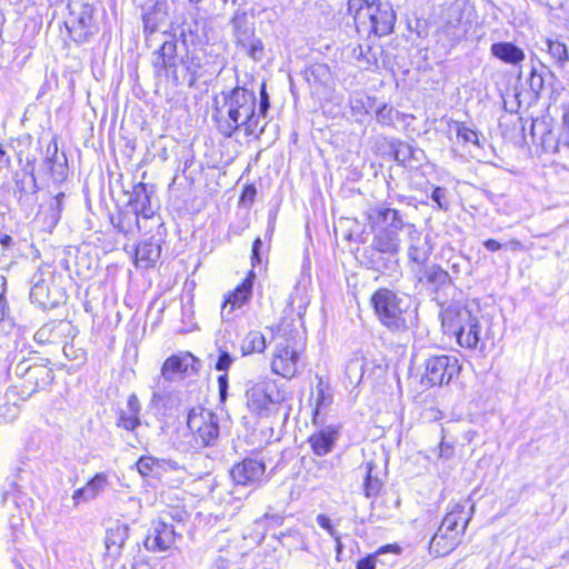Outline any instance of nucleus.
Returning <instances> with one entry per match:
<instances>
[{"label":"nucleus","mask_w":569,"mask_h":569,"mask_svg":"<svg viewBox=\"0 0 569 569\" xmlns=\"http://www.w3.org/2000/svg\"><path fill=\"white\" fill-rule=\"evenodd\" d=\"M366 219L372 230V243L368 251V263L372 270L391 273L398 267V254L401 248L400 232L408 230L402 213L379 202L368 208Z\"/></svg>","instance_id":"nucleus-1"},{"label":"nucleus","mask_w":569,"mask_h":569,"mask_svg":"<svg viewBox=\"0 0 569 569\" xmlns=\"http://www.w3.org/2000/svg\"><path fill=\"white\" fill-rule=\"evenodd\" d=\"M257 98L253 91L234 87L213 98L212 119L217 130L224 138H231L242 130L244 136L258 138L264 131L260 114L256 111Z\"/></svg>","instance_id":"nucleus-2"},{"label":"nucleus","mask_w":569,"mask_h":569,"mask_svg":"<svg viewBox=\"0 0 569 569\" xmlns=\"http://www.w3.org/2000/svg\"><path fill=\"white\" fill-rule=\"evenodd\" d=\"M371 305L379 322L392 333L407 332L417 316L407 298L387 288L372 295Z\"/></svg>","instance_id":"nucleus-3"},{"label":"nucleus","mask_w":569,"mask_h":569,"mask_svg":"<svg viewBox=\"0 0 569 569\" xmlns=\"http://www.w3.org/2000/svg\"><path fill=\"white\" fill-rule=\"evenodd\" d=\"M441 326L443 332L456 337L465 348L476 349L481 341V325L471 311L459 305H449L442 309Z\"/></svg>","instance_id":"nucleus-4"},{"label":"nucleus","mask_w":569,"mask_h":569,"mask_svg":"<svg viewBox=\"0 0 569 569\" xmlns=\"http://www.w3.org/2000/svg\"><path fill=\"white\" fill-rule=\"evenodd\" d=\"M56 272L50 264H42L31 279L30 300L42 309L57 307L63 300V292L54 283Z\"/></svg>","instance_id":"nucleus-5"},{"label":"nucleus","mask_w":569,"mask_h":569,"mask_svg":"<svg viewBox=\"0 0 569 569\" xmlns=\"http://www.w3.org/2000/svg\"><path fill=\"white\" fill-rule=\"evenodd\" d=\"M284 399V392L271 380L259 381L247 390L249 410L262 418L277 412Z\"/></svg>","instance_id":"nucleus-6"},{"label":"nucleus","mask_w":569,"mask_h":569,"mask_svg":"<svg viewBox=\"0 0 569 569\" xmlns=\"http://www.w3.org/2000/svg\"><path fill=\"white\" fill-rule=\"evenodd\" d=\"M187 426L198 446L212 447L217 443L220 433L219 418L211 410L199 406L191 408Z\"/></svg>","instance_id":"nucleus-7"},{"label":"nucleus","mask_w":569,"mask_h":569,"mask_svg":"<svg viewBox=\"0 0 569 569\" xmlns=\"http://www.w3.org/2000/svg\"><path fill=\"white\" fill-rule=\"evenodd\" d=\"M471 21L461 3L450 4L442 14L440 33L451 43L461 41L470 29Z\"/></svg>","instance_id":"nucleus-8"},{"label":"nucleus","mask_w":569,"mask_h":569,"mask_svg":"<svg viewBox=\"0 0 569 569\" xmlns=\"http://www.w3.org/2000/svg\"><path fill=\"white\" fill-rule=\"evenodd\" d=\"M460 365L452 356L441 355L430 357L426 361L423 380L430 386H442L459 373Z\"/></svg>","instance_id":"nucleus-9"},{"label":"nucleus","mask_w":569,"mask_h":569,"mask_svg":"<svg viewBox=\"0 0 569 569\" xmlns=\"http://www.w3.org/2000/svg\"><path fill=\"white\" fill-rule=\"evenodd\" d=\"M420 282L433 295V299L440 305L445 303L450 291L455 290V284L449 273L440 266L432 264L425 268Z\"/></svg>","instance_id":"nucleus-10"},{"label":"nucleus","mask_w":569,"mask_h":569,"mask_svg":"<svg viewBox=\"0 0 569 569\" xmlns=\"http://www.w3.org/2000/svg\"><path fill=\"white\" fill-rule=\"evenodd\" d=\"M152 64L157 76L164 72L166 78L170 79L174 86L181 84L176 40L163 41L160 49L154 52Z\"/></svg>","instance_id":"nucleus-11"},{"label":"nucleus","mask_w":569,"mask_h":569,"mask_svg":"<svg viewBox=\"0 0 569 569\" xmlns=\"http://www.w3.org/2000/svg\"><path fill=\"white\" fill-rule=\"evenodd\" d=\"M300 356L288 339L276 346L271 369L283 378H293L299 370Z\"/></svg>","instance_id":"nucleus-12"},{"label":"nucleus","mask_w":569,"mask_h":569,"mask_svg":"<svg viewBox=\"0 0 569 569\" xmlns=\"http://www.w3.org/2000/svg\"><path fill=\"white\" fill-rule=\"evenodd\" d=\"M264 475V462L250 458L236 463L230 470L234 485L243 487H260L266 482Z\"/></svg>","instance_id":"nucleus-13"},{"label":"nucleus","mask_w":569,"mask_h":569,"mask_svg":"<svg viewBox=\"0 0 569 569\" xmlns=\"http://www.w3.org/2000/svg\"><path fill=\"white\" fill-rule=\"evenodd\" d=\"M254 277L251 270L243 281L226 296L220 311L222 320H230L234 310L242 308L251 300Z\"/></svg>","instance_id":"nucleus-14"},{"label":"nucleus","mask_w":569,"mask_h":569,"mask_svg":"<svg viewBox=\"0 0 569 569\" xmlns=\"http://www.w3.org/2000/svg\"><path fill=\"white\" fill-rule=\"evenodd\" d=\"M177 533L172 525L162 519L154 520L144 540V547L153 552L166 551L176 542Z\"/></svg>","instance_id":"nucleus-15"},{"label":"nucleus","mask_w":569,"mask_h":569,"mask_svg":"<svg viewBox=\"0 0 569 569\" xmlns=\"http://www.w3.org/2000/svg\"><path fill=\"white\" fill-rule=\"evenodd\" d=\"M367 22L370 23L371 31L379 37L391 33L396 22V13L392 6L388 2H375Z\"/></svg>","instance_id":"nucleus-16"},{"label":"nucleus","mask_w":569,"mask_h":569,"mask_svg":"<svg viewBox=\"0 0 569 569\" xmlns=\"http://www.w3.org/2000/svg\"><path fill=\"white\" fill-rule=\"evenodd\" d=\"M138 472L142 477L161 479L167 472L184 471V468L171 459H159L152 456H142L136 463Z\"/></svg>","instance_id":"nucleus-17"},{"label":"nucleus","mask_w":569,"mask_h":569,"mask_svg":"<svg viewBox=\"0 0 569 569\" xmlns=\"http://www.w3.org/2000/svg\"><path fill=\"white\" fill-rule=\"evenodd\" d=\"M76 329L70 321L53 320L43 325L34 335L38 343H59L68 337H74Z\"/></svg>","instance_id":"nucleus-18"},{"label":"nucleus","mask_w":569,"mask_h":569,"mask_svg":"<svg viewBox=\"0 0 569 569\" xmlns=\"http://www.w3.org/2000/svg\"><path fill=\"white\" fill-rule=\"evenodd\" d=\"M199 366V361L190 352L173 355L163 362L161 376L166 380L173 381L180 378L189 369L197 371Z\"/></svg>","instance_id":"nucleus-19"},{"label":"nucleus","mask_w":569,"mask_h":569,"mask_svg":"<svg viewBox=\"0 0 569 569\" xmlns=\"http://www.w3.org/2000/svg\"><path fill=\"white\" fill-rule=\"evenodd\" d=\"M141 403L136 393H131L127 399L124 408L117 411L116 426L128 432L136 433L141 426Z\"/></svg>","instance_id":"nucleus-20"},{"label":"nucleus","mask_w":569,"mask_h":569,"mask_svg":"<svg viewBox=\"0 0 569 569\" xmlns=\"http://www.w3.org/2000/svg\"><path fill=\"white\" fill-rule=\"evenodd\" d=\"M67 27L74 41L86 42L94 32L92 7L82 6L80 11L67 23Z\"/></svg>","instance_id":"nucleus-21"},{"label":"nucleus","mask_w":569,"mask_h":569,"mask_svg":"<svg viewBox=\"0 0 569 569\" xmlns=\"http://www.w3.org/2000/svg\"><path fill=\"white\" fill-rule=\"evenodd\" d=\"M179 67H181V69H179L181 83L187 82L190 88L194 87L198 79L204 77L207 73L203 58L193 51L186 52L179 61Z\"/></svg>","instance_id":"nucleus-22"},{"label":"nucleus","mask_w":569,"mask_h":569,"mask_svg":"<svg viewBox=\"0 0 569 569\" xmlns=\"http://www.w3.org/2000/svg\"><path fill=\"white\" fill-rule=\"evenodd\" d=\"M407 234L409 237L408 257L410 261L423 264L432 251L429 240L427 237H422L413 223L408 226Z\"/></svg>","instance_id":"nucleus-23"},{"label":"nucleus","mask_w":569,"mask_h":569,"mask_svg":"<svg viewBox=\"0 0 569 569\" xmlns=\"http://www.w3.org/2000/svg\"><path fill=\"white\" fill-rule=\"evenodd\" d=\"M109 483L108 476L104 472L96 473L84 487L73 491L72 500L74 506L81 502H88L99 497Z\"/></svg>","instance_id":"nucleus-24"},{"label":"nucleus","mask_w":569,"mask_h":569,"mask_svg":"<svg viewBox=\"0 0 569 569\" xmlns=\"http://www.w3.org/2000/svg\"><path fill=\"white\" fill-rule=\"evenodd\" d=\"M128 206L143 219H149L154 214L151 207V191L146 183L140 182L133 187Z\"/></svg>","instance_id":"nucleus-25"},{"label":"nucleus","mask_w":569,"mask_h":569,"mask_svg":"<svg viewBox=\"0 0 569 569\" xmlns=\"http://www.w3.org/2000/svg\"><path fill=\"white\" fill-rule=\"evenodd\" d=\"M466 506L461 503H457L443 518L439 529H442V532H459V536H462L471 516H466L465 512Z\"/></svg>","instance_id":"nucleus-26"},{"label":"nucleus","mask_w":569,"mask_h":569,"mask_svg":"<svg viewBox=\"0 0 569 569\" xmlns=\"http://www.w3.org/2000/svg\"><path fill=\"white\" fill-rule=\"evenodd\" d=\"M337 431L332 427L322 428L308 438L312 451L317 456H326L333 449Z\"/></svg>","instance_id":"nucleus-27"},{"label":"nucleus","mask_w":569,"mask_h":569,"mask_svg":"<svg viewBox=\"0 0 569 569\" xmlns=\"http://www.w3.org/2000/svg\"><path fill=\"white\" fill-rule=\"evenodd\" d=\"M491 54L505 63L517 66L526 59L525 51L512 42H496L490 47Z\"/></svg>","instance_id":"nucleus-28"},{"label":"nucleus","mask_w":569,"mask_h":569,"mask_svg":"<svg viewBox=\"0 0 569 569\" xmlns=\"http://www.w3.org/2000/svg\"><path fill=\"white\" fill-rule=\"evenodd\" d=\"M459 532H442V529L438 528V531L433 535L429 549L430 552L437 557H443L451 552L460 541Z\"/></svg>","instance_id":"nucleus-29"},{"label":"nucleus","mask_w":569,"mask_h":569,"mask_svg":"<svg viewBox=\"0 0 569 569\" xmlns=\"http://www.w3.org/2000/svg\"><path fill=\"white\" fill-rule=\"evenodd\" d=\"M167 18V6L164 2H156L143 13L144 32L153 33Z\"/></svg>","instance_id":"nucleus-30"},{"label":"nucleus","mask_w":569,"mask_h":569,"mask_svg":"<svg viewBox=\"0 0 569 569\" xmlns=\"http://www.w3.org/2000/svg\"><path fill=\"white\" fill-rule=\"evenodd\" d=\"M36 392V388L29 389L26 387H10L7 389L4 393L6 405L0 409H6L7 411H11L10 406L13 407L12 417L14 418L18 415V406L20 401L28 400L32 393Z\"/></svg>","instance_id":"nucleus-31"},{"label":"nucleus","mask_w":569,"mask_h":569,"mask_svg":"<svg viewBox=\"0 0 569 569\" xmlns=\"http://www.w3.org/2000/svg\"><path fill=\"white\" fill-rule=\"evenodd\" d=\"M311 399L315 403L313 409V421L326 411L330 405L332 403V395L330 392V388L326 385L322 379L319 380L316 387V393H312Z\"/></svg>","instance_id":"nucleus-32"},{"label":"nucleus","mask_w":569,"mask_h":569,"mask_svg":"<svg viewBox=\"0 0 569 569\" xmlns=\"http://www.w3.org/2000/svg\"><path fill=\"white\" fill-rule=\"evenodd\" d=\"M277 538L281 546L287 548L289 551L306 550L307 548L306 537L297 528H291L287 531L280 532Z\"/></svg>","instance_id":"nucleus-33"},{"label":"nucleus","mask_w":569,"mask_h":569,"mask_svg":"<svg viewBox=\"0 0 569 569\" xmlns=\"http://www.w3.org/2000/svg\"><path fill=\"white\" fill-rule=\"evenodd\" d=\"M128 538V528L124 526H116L109 528L106 533L104 545L110 552H120L122 546Z\"/></svg>","instance_id":"nucleus-34"},{"label":"nucleus","mask_w":569,"mask_h":569,"mask_svg":"<svg viewBox=\"0 0 569 569\" xmlns=\"http://www.w3.org/2000/svg\"><path fill=\"white\" fill-rule=\"evenodd\" d=\"M161 248L152 241H144L137 246L136 260L143 262L144 267L154 263L160 257Z\"/></svg>","instance_id":"nucleus-35"},{"label":"nucleus","mask_w":569,"mask_h":569,"mask_svg":"<svg viewBox=\"0 0 569 569\" xmlns=\"http://www.w3.org/2000/svg\"><path fill=\"white\" fill-rule=\"evenodd\" d=\"M141 216L138 214L132 209H126L119 213L118 222L116 227L118 230L124 234H130L134 232H139L141 230L139 218Z\"/></svg>","instance_id":"nucleus-36"},{"label":"nucleus","mask_w":569,"mask_h":569,"mask_svg":"<svg viewBox=\"0 0 569 569\" xmlns=\"http://www.w3.org/2000/svg\"><path fill=\"white\" fill-rule=\"evenodd\" d=\"M375 2L368 0H348V12L353 16L358 26L367 24V18L372 11Z\"/></svg>","instance_id":"nucleus-37"},{"label":"nucleus","mask_w":569,"mask_h":569,"mask_svg":"<svg viewBox=\"0 0 569 569\" xmlns=\"http://www.w3.org/2000/svg\"><path fill=\"white\" fill-rule=\"evenodd\" d=\"M266 347V338L260 331H250L241 343V350L244 356L253 352H263Z\"/></svg>","instance_id":"nucleus-38"},{"label":"nucleus","mask_w":569,"mask_h":569,"mask_svg":"<svg viewBox=\"0 0 569 569\" xmlns=\"http://www.w3.org/2000/svg\"><path fill=\"white\" fill-rule=\"evenodd\" d=\"M29 379L33 380L36 389L43 388L52 382L53 371L44 365L34 363Z\"/></svg>","instance_id":"nucleus-39"},{"label":"nucleus","mask_w":569,"mask_h":569,"mask_svg":"<svg viewBox=\"0 0 569 569\" xmlns=\"http://www.w3.org/2000/svg\"><path fill=\"white\" fill-rule=\"evenodd\" d=\"M365 359L361 357L351 358L346 366V376L351 385H358L363 377Z\"/></svg>","instance_id":"nucleus-40"},{"label":"nucleus","mask_w":569,"mask_h":569,"mask_svg":"<svg viewBox=\"0 0 569 569\" xmlns=\"http://www.w3.org/2000/svg\"><path fill=\"white\" fill-rule=\"evenodd\" d=\"M57 152H58L57 143H53V146H51V144L48 146L47 153L48 154L51 153V157L47 158V162L49 164V169L51 171L52 177L56 180H63L67 176V167L64 163L58 162L57 159L53 160V158H57Z\"/></svg>","instance_id":"nucleus-41"},{"label":"nucleus","mask_w":569,"mask_h":569,"mask_svg":"<svg viewBox=\"0 0 569 569\" xmlns=\"http://www.w3.org/2000/svg\"><path fill=\"white\" fill-rule=\"evenodd\" d=\"M373 467L375 466H373L372 461H368L366 463V478H365V483H363V490H365V495L368 498L378 495V492L381 488L380 479L378 477H373V475H372Z\"/></svg>","instance_id":"nucleus-42"},{"label":"nucleus","mask_w":569,"mask_h":569,"mask_svg":"<svg viewBox=\"0 0 569 569\" xmlns=\"http://www.w3.org/2000/svg\"><path fill=\"white\" fill-rule=\"evenodd\" d=\"M548 52L560 64L568 61L567 46L558 40H547Z\"/></svg>","instance_id":"nucleus-43"},{"label":"nucleus","mask_w":569,"mask_h":569,"mask_svg":"<svg viewBox=\"0 0 569 569\" xmlns=\"http://www.w3.org/2000/svg\"><path fill=\"white\" fill-rule=\"evenodd\" d=\"M552 77L553 74L550 71L538 72L532 69L528 81L530 90L538 96L543 90L547 79Z\"/></svg>","instance_id":"nucleus-44"},{"label":"nucleus","mask_w":569,"mask_h":569,"mask_svg":"<svg viewBox=\"0 0 569 569\" xmlns=\"http://www.w3.org/2000/svg\"><path fill=\"white\" fill-rule=\"evenodd\" d=\"M353 57L359 61H363L366 68H369L377 61V58L375 53H372L371 48L369 46L359 44L357 48L353 49Z\"/></svg>","instance_id":"nucleus-45"},{"label":"nucleus","mask_w":569,"mask_h":569,"mask_svg":"<svg viewBox=\"0 0 569 569\" xmlns=\"http://www.w3.org/2000/svg\"><path fill=\"white\" fill-rule=\"evenodd\" d=\"M241 48L256 61L261 60L263 57V44L261 40L256 37L248 41L247 44L241 46Z\"/></svg>","instance_id":"nucleus-46"},{"label":"nucleus","mask_w":569,"mask_h":569,"mask_svg":"<svg viewBox=\"0 0 569 569\" xmlns=\"http://www.w3.org/2000/svg\"><path fill=\"white\" fill-rule=\"evenodd\" d=\"M179 38L181 42L188 47V46H194L198 43L199 36L197 32V28L193 29L191 24H182L180 29Z\"/></svg>","instance_id":"nucleus-47"},{"label":"nucleus","mask_w":569,"mask_h":569,"mask_svg":"<svg viewBox=\"0 0 569 569\" xmlns=\"http://www.w3.org/2000/svg\"><path fill=\"white\" fill-rule=\"evenodd\" d=\"M456 133L459 139L466 143L478 144V133L465 123H457Z\"/></svg>","instance_id":"nucleus-48"},{"label":"nucleus","mask_w":569,"mask_h":569,"mask_svg":"<svg viewBox=\"0 0 569 569\" xmlns=\"http://www.w3.org/2000/svg\"><path fill=\"white\" fill-rule=\"evenodd\" d=\"M395 113L396 111L392 107L383 104L377 110L376 118L382 126H391L395 120Z\"/></svg>","instance_id":"nucleus-49"},{"label":"nucleus","mask_w":569,"mask_h":569,"mask_svg":"<svg viewBox=\"0 0 569 569\" xmlns=\"http://www.w3.org/2000/svg\"><path fill=\"white\" fill-rule=\"evenodd\" d=\"M238 46L247 44L248 41L254 38V30L250 26L237 24L234 31Z\"/></svg>","instance_id":"nucleus-50"},{"label":"nucleus","mask_w":569,"mask_h":569,"mask_svg":"<svg viewBox=\"0 0 569 569\" xmlns=\"http://www.w3.org/2000/svg\"><path fill=\"white\" fill-rule=\"evenodd\" d=\"M413 157V149L409 143L398 142L395 147V158L399 162H407L410 158Z\"/></svg>","instance_id":"nucleus-51"},{"label":"nucleus","mask_w":569,"mask_h":569,"mask_svg":"<svg viewBox=\"0 0 569 569\" xmlns=\"http://www.w3.org/2000/svg\"><path fill=\"white\" fill-rule=\"evenodd\" d=\"M234 358L227 350H219L218 360L214 365L216 370L227 373L230 366L233 363Z\"/></svg>","instance_id":"nucleus-52"},{"label":"nucleus","mask_w":569,"mask_h":569,"mask_svg":"<svg viewBox=\"0 0 569 569\" xmlns=\"http://www.w3.org/2000/svg\"><path fill=\"white\" fill-rule=\"evenodd\" d=\"M431 199L437 203L438 208L441 210H448L449 202L447 200V190L442 187H436L432 190Z\"/></svg>","instance_id":"nucleus-53"},{"label":"nucleus","mask_w":569,"mask_h":569,"mask_svg":"<svg viewBox=\"0 0 569 569\" xmlns=\"http://www.w3.org/2000/svg\"><path fill=\"white\" fill-rule=\"evenodd\" d=\"M269 109H270L269 94L267 92L266 83H262L261 88H260V100H259V109H258V113L260 114L261 120L263 118H266Z\"/></svg>","instance_id":"nucleus-54"},{"label":"nucleus","mask_w":569,"mask_h":569,"mask_svg":"<svg viewBox=\"0 0 569 569\" xmlns=\"http://www.w3.org/2000/svg\"><path fill=\"white\" fill-rule=\"evenodd\" d=\"M63 198L64 193L60 192L50 202L51 219L54 223L60 219Z\"/></svg>","instance_id":"nucleus-55"},{"label":"nucleus","mask_w":569,"mask_h":569,"mask_svg":"<svg viewBox=\"0 0 569 569\" xmlns=\"http://www.w3.org/2000/svg\"><path fill=\"white\" fill-rule=\"evenodd\" d=\"M63 355L66 358L79 362H83L86 359V353L83 349H76L72 345L64 343L63 346Z\"/></svg>","instance_id":"nucleus-56"},{"label":"nucleus","mask_w":569,"mask_h":569,"mask_svg":"<svg viewBox=\"0 0 569 569\" xmlns=\"http://www.w3.org/2000/svg\"><path fill=\"white\" fill-rule=\"evenodd\" d=\"M560 139L563 142V144L569 147V102L563 104L562 129Z\"/></svg>","instance_id":"nucleus-57"},{"label":"nucleus","mask_w":569,"mask_h":569,"mask_svg":"<svg viewBox=\"0 0 569 569\" xmlns=\"http://www.w3.org/2000/svg\"><path fill=\"white\" fill-rule=\"evenodd\" d=\"M8 302L3 296L0 295V329L4 330L6 327H11L12 322L8 316Z\"/></svg>","instance_id":"nucleus-58"},{"label":"nucleus","mask_w":569,"mask_h":569,"mask_svg":"<svg viewBox=\"0 0 569 569\" xmlns=\"http://www.w3.org/2000/svg\"><path fill=\"white\" fill-rule=\"evenodd\" d=\"M317 523L323 528L325 530L328 531V533L333 537L336 539V541L339 543L340 541V537L338 535V532L335 530V528L331 526V521L329 519V517H327L326 515H318L317 516Z\"/></svg>","instance_id":"nucleus-59"},{"label":"nucleus","mask_w":569,"mask_h":569,"mask_svg":"<svg viewBox=\"0 0 569 569\" xmlns=\"http://www.w3.org/2000/svg\"><path fill=\"white\" fill-rule=\"evenodd\" d=\"M218 388H219L220 401L224 402L228 397V388H229V381H228L227 373L220 375L218 377Z\"/></svg>","instance_id":"nucleus-60"},{"label":"nucleus","mask_w":569,"mask_h":569,"mask_svg":"<svg viewBox=\"0 0 569 569\" xmlns=\"http://www.w3.org/2000/svg\"><path fill=\"white\" fill-rule=\"evenodd\" d=\"M33 368V365L29 363L28 360H21L19 361L14 367V372L17 376L20 377H29L31 376V369Z\"/></svg>","instance_id":"nucleus-61"},{"label":"nucleus","mask_w":569,"mask_h":569,"mask_svg":"<svg viewBox=\"0 0 569 569\" xmlns=\"http://www.w3.org/2000/svg\"><path fill=\"white\" fill-rule=\"evenodd\" d=\"M257 194V189L253 184L247 186L241 194V201L242 202H249L252 203Z\"/></svg>","instance_id":"nucleus-62"},{"label":"nucleus","mask_w":569,"mask_h":569,"mask_svg":"<svg viewBox=\"0 0 569 569\" xmlns=\"http://www.w3.org/2000/svg\"><path fill=\"white\" fill-rule=\"evenodd\" d=\"M357 569H376V558L372 556L365 557L357 562Z\"/></svg>","instance_id":"nucleus-63"},{"label":"nucleus","mask_w":569,"mask_h":569,"mask_svg":"<svg viewBox=\"0 0 569 569\" xmlns=\"http://www.w3.org/2000/svg\"><path fill=\"white\" fill-rule=\"evenodd\" d=\"M262 247V241L260 238H257L254 241H253V244H252V264L254 266L256 263H259L261 261V258H260V248Z\"/></svg>","instance_id":"nucleus-64"}]
</instances>
